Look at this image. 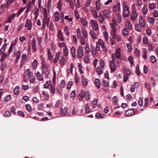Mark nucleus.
<instances>
[{"label":"nucleus","mask_w":158,"mask_h":158,"mask_svg":"<svg viewBox=\"0 0 158 158\" xmlns=\"http://www.w3.org/2000/svg\"><path fill=\"white\" fill-rule=\"evenodd\" d=\"M130 10L127 4L124 3L123 15L124 18L127 17L129 15Z\"/></svg>","instance_id":"nucleus-1"},{"label":"nucleus","mask_w":158,"mask_h":158,"mask_svg":"<svg viewBox=\"0 0 158 158\" xmlns=\"http://www.w3.org/2000/svg\"><path fill=\"white\" fill-rule=\"evenodd\" d=\"M84 51L82 47L80 45L77 51V56L79 58H82L83 56Z\"/></svg>","instance_id":"nucleus-2"},{"label":"nucleus","mask_w":158,"mask_h":158,"mask_svg":"<svg viewBox=\"0 0 158 158\" xmlns=\"http://www.w3.org/2000/svg\"><path fill=\"white\" fill-rule=\"evenodd\" d=\"M91 25L94 30L97 31L98 29L97 22L94 20L92 19L90 21Z\"/></svg>","instance_id":"nucleus-3"},{"label":"nucleus","mask_w":158,"mask_h":158,"mask_svg":"<svg viewBox=\"0 0 158 158\" xmlns=\"http://www.w3.org/2000/svg\"><path fill=\"white\" fill-rule=\"evenodd\" d=\"M50 21V18L49 17L45 18H43V29H45V28L46 24L48 26V24Z\"/></svg>","instance_id":"nucleus-4"},{"label":"nucleus","mask_w":158,"mask_h":158,"mask_svg":"<svg viewBox=\"0 0 158 158\" xmlns=\"http://www.w3.org/2000/svg\"><path fill=\"white\" fill-rule=\"evenodd\" d=\"M103 13L105 17L106 18H109L111 15V11L107 9H105L103 10Z\"/></svg>","instance_id":"nucleus-5"},{"label":"nucleus","mask_w":158,"mask_h":158,"mask_svg":"<svg viewBox=\"0 0 158 158\" xmlns=\"http://www.w3.org/2000/svg\"><path fill=\"white\" fill-rule=\"evenodd\" d=\"M134 109H131L127 110L126 112V115L129 117L134 115L135 113L137 112L136 111H134Z\"/></svg>","instance_id":"nucleus-6"},{"label":"nucleus","mask_w":158,"mask_h":158,"mask_svg":"<svg viewBox=\"0 0 158 158\" xmlns=\"http://www.w3.org/2000/svg\"><path fill=\"white\" fill-rule=\"evenodd\" d=\"M25 26L26 27H27L28 30H30L32 27V22L29 19H27L26 23Z\"/></svg>","instance_id":"nucleus-7"},{"label":"nucleus","mask_w":158,"mask_h":158,"mask_svg":"<svg viewBox=\"0 0 158 158\" xmlns=\"http://www.w3.org/2000/svg\"><path fill=\"white\" fill-rule=\"evenodd\" d=\"M139 23L142 27H144L145 26V22L144 18L140 16L139 17Z\"/></svg>","instance_id":"nucleus-8"},{"label":"nucleus","mask_w":158,"mask_h":158,"mask_svg":"<svg viewBox=\"0 0 158 158\" xmlns=\"http://www.w3.org/2000/svg\"><path fill=\"white\" fill-rule=\"evenodd\" d=\"M113 10L114 12H116L117 11H120V5L119 3H118L117 4L114 5Z\"/></svg>","instance_id":"nucleus-9"},{"label":"nucleus","mask_w":158,"mask_h":158,"mask_svg":"<svg viewBox=\"0 0 158 158\" xmlns=\"http://www.w3.org/2000/svg\"><path fill=\"white\" fill-rule=\"evenodd\" d=\"M137 14L135 10L132 11L131 14V18L133 21H135L137 18Z\"/></svg>","instance_id":"nucleus-10"},{"label":"nucleus","mask_w":158,"mask_h":158,"mask_svg":"<svg viewBox=\"0 0 158 158\" xmlns=\"http://www.w3.org/2000/svg\"><path fill=\"white\" fill-rule=\"evenodd\" d=\"M55 21L56 22L59 21L60 20V13L57 11L54 14Z\"/></svg>","instance_id":"nucleus-11"},{"label":"nucleus","mask_w":158,"mask_h":158,"mask_svg":"<svg viewBox=\"0 0 158 158\" xmlns=\"http://www.w3.org/2000/svg\"><path fill=\"white\" fill-rule=\"evenodd\" d=\"M89 8L90 12L93 14L95 18H97L98 17V16L96 10L94 9H93L92 6H90Z\"/></svg>","instance_id":"nucleus-12"},{"label":"nucleus","mask_w":158,"mask_h":158,"mask_svg":"<svg viewBox=\"0 0 158 158\" xmlns=\"http://www.w3.org/2000/svg\"><path fill=\"white\" fill-rule=\"evenodd\" d=\"M16 14L13 13L12 15L10 16L8 18V20L6 22L7 23H10L12 20L14 19L15 17Z\"/></svg>","instance_id":"nucleus-13"},{"label":"nucleus","mask_w":158,"mask_h":158,"mask_svg":"<svg viewBox=\"0 0 158 158\" xmlns=\"http://www.w3.org/2000/svg\"><path fill=\"white\" fill-rule=\"evenodd\" d=\"M110 68L112 71H114L116 70L115 64L113 60H110Z\"/></svg>","instance_id":"nucleus-14"},{"label":"nucleus","mask_w":158,"mask_h":158,"mask_svg":"<svg viewBox=\"0 0 158 158\" xmlns=\"http://www.w3.org/2000/svg\"><path fill=\"white\" fill-rule=\"evenodd\" d=\"M126 25L128 29L130 30L131 28L132 25L129 19H126Z\"/></svg>","instance_id":"nucleus-15"},{"label":"nucleus","mask_w":158,"mask_h":158,"mask_svg":"<svg viewBox=\"0 0 158 158\" xmlns=\"http://www.w3.org/2000/svg\"><path fill=\"white\" fill-rule=\"evenodd\" d=\"M36 45V40L34 38H33L32 43V46L33 50H34L35 51H36L37 50Z\"/></svg>","instance_id":"nucleus-16"},{"label":"nucleus","mask_w":158,"mask_h":158,"mask_svg":"<svg viewBox=\"0 0 158 158\" xmlns=\"http://www.w3.org/2000/svg\"><path fill=\"white\" fill-rule=\"evenodd\" d=\"M60 52H57L56 54L55 57L54 59V61L55 63H56L58 62V61L60 57Z\"/></svg>","instance_id":"nucleus-17"},{"label":"nucleus","mask_w":158,"mask_h":158,"mask_svg":"<svg viewBox=\"0 0 158 158\" xmlns=\"http://www.w3.org/2000/svg\"><path fill=\"white\" fill-rule=\"evenodd\" d=\"M67 110L68 109L66 107L62 108L60 111V114L63 116H64L66 114Z\"/></svg>","instance_id":"nucleus-18"},{"label":"nucleus","mask_w":158,"mask_h":158,"mask_svg":"<svg viewBox=\"0 0 158 158\" xmlns=\"http://www.w3.org/2000/svg\"><path fill=\"white\" fill-rule=\"evenodd\" d=\"M58 38L60 41H63L64 40V38L63 35L61 31L60 30L58 32Z\"/></svg>","instance_id":"nucleus-19"},{"label":"nucleus","mask_w":158,"mask_h":158,"mask_svg":"<svg viewBox=\"0 0 158 158\" xmlns=\"http://www.w3.org/2000/svg\"><path fill=\"white\" fill-rule=\"evenodd\" d=\"M71 53L74 58L76 56V49L74 46L71 47Z\"/></svg>","instance_id":"nucleus-20"},{"label":"nucleus","mask_w":158,"mask_h":158,"mask_svg":"<svg viewBox=\"0 0 158 158\" xmlns=\"http://www.w3.org/2000/svg\"><path fill=\"white\" fill-rule=\"evenodd\" d=\"M99 22L100 23H103L105 20V17H104L102 14H99L98 17Z\"/></svg>","instance_id":"nucleus-21"},{"label":"nucleus","mask_w":158,"mask_h":158,"mask_svg":"<svg viewBox=\"0 0 158 158\" xmlns=\"http://www.w3.org/2000/svg\"><path fill=\"white\" fill-rule=\"evenodd\" d=\"M115 56L118 59H120L121 58V52L120 49L118 48L116 51L115 52Z\"/></svg>","instance_id":"nucleus-22"},{"label":"nucleus","mask_w":158,"mask_h":158,"mask_svg":"<svg viewBox=\"0 0 158 158\" xmlns=\"http://www.w3.org/2000/svg\"><path fill=\"white\" fill-rule=\"evenodd\" d=\"M21 55V52L20 51H18L17 53V56L16 60H15V63H18L19 60V59Z\"/></svg>","instance_id":"nucleus-23"},{"label":"nucleus","mask_w":158,"mask_h":158,"mask_svg":"<svg viewBox=\"0 0 158 158\" xmlns=\"http://www.w3.org/2000/svg\"><path fill=\"white\" fill-rule=\"evenodd\" d=\"M32 73L29 72L28 75L29 78L30 79V81L31 83L35 81V78L32 76Z\"/></svg>","instance_id":"nucleus-24"},{"label":"nucleus","mask_w":158,"mask_h":158,"mask_svg":"<svg viewBox=\"0 0 158 158\" xmlns=\"http://www.w3.org/2000/svg\"><path fill=\"white\" fill-rule=\"evenodd\" d=\"M95 84L98 89H99L100 87V81L99 79L96 78L95 79Z\"/></svg>","instance_id":"nucleus-25"},{"label":"nucleus","mask_w":158,"mask_h":158,"mask_svg":"<svg viewBox=\"0 0 158 158\" xmlns=\"http://www.w3.org/2000/svg\"><path fill=\"white\" fill-rule=\"evenodd\" d=\"M42 96L45 100H48L49 98V95L48 93L44 91H43L42 93Z\"/></svg>","instance_id":"nucleus-26"},{"label":"nucleus","mask_w":158,"mask_h":158,"mask_svg":"<svg viewBox=\"0 0 158 158\" xmlns=\"http://www.w3.org/2000/svg\"><path fill=\"white\" fill-rule=\"evenodd\" d=\"M81 31L84 37L86 38L87 36V33L85 29L84 28H82Z\"/></svg>","instance_id":"nucleus-27"},{"label":"nucleus","mask_w":158,"mask_h":158,"mask_svg":"<svg viewBox=\"0 0 158 158\" xmlns=\"http://www.w3.org/2000/svg\"><path fill=\"white\" fill-rule=\"evenodd\" d=\"M11 98V96L10 95H7L6 96L4 99V101L5 102H9Z\"/></svg>","instance_id":"nucleus-28"},{"label":"nucleus","mask_w":158,"mask_h":158,"mask_svg":"<svg viewBox=\"0 0 158 158\" xmlns=\"http://www.w3.org/2000/svg\"><path fill=\"white\" fill-rule=\"evenodd\" d=\"M148 10L147 6L146 5H144L142 8V12L143 14L144 15L146 14Z\"/></svg>","instance_id":"nucleus-29"},{"label":"nucleus","mask_w":158,"mask_h":158,"mask_svg":"<svg viewBox=\"0 0 158 158\" xmlns=\"http://www.w3.org/2000/svg\"><path fill=\"white\" fill-rule=\"evenodd\" d=\"M19 86H16L14 89V94L15 95H17L19 94Z\"/></svg>","instance_id":"nucleus-30"},{"label":"nucleus","mask_w":158,"mask_h":158,"mask_svg":"<svg viewBox=\"0 0 158 158\" xmlns=\"http://www.w3.org/2000/svg\"><path fill=\"white\" fill-rule=\"evenodd\" d=\"M7 45V44H4L2 45V48H1L0 50V54H2L3 53V52L5 50L6 46Z\"/></svg>","instance_id":"nucleus-31"},{"label":"nucleus","mask_w":158,"mask_h":158,"mask_svg":"<svg viewBox=\"0 0 158 158\" xmlns=\"http://www.w3.org/2000/svg\"><path fill=\"white\" fill-rule=\"evenodd\" d=\"M36 76L38 79L39 81H42L43 79L42 75L41 74L39 71H38L36 73Z\"/></svg>","instance_id":"nucleus-32"},{"label":"nucleus","mask_w":158,"mask_h":158,"mask_svg":"<svg viewBox=\"0 0 158 158\" xmlns=\"http://www.w3.org/2000/svg\"><path fill=\"white\" fill-rule=\"evenodd\" d=\"M80 21L84 26L85 27L87 25V21L83 18H81Z\"/></svg>","instance_id":"nucleus-33"},{"label":"nucleus","mask_w":158,"mask_h":158,"mask_svg":"<svg viewBox=\"0 0 158 158\" xmlns=\"http://www.w3.org/2000/svg\"><path fill=\"white\" fill-rule=\"evenodd\" d=\"M123 70L124 73L128 75H130L131 74V72L128 68H124Z\"/></svg>","instance_id":"nucleus-34"},{"label":"nucleus","mask_w":158,"mask_h":158,"mask_svg":"<svg viewBox=\"0 0 158 158\" xmlns=\"http://www.w3.org/2000/svg\"><path fill=\"white\" fill-rule=\"evenodd\" d=\"M135 29L137 31L139 32L141 31V28L138 24L136 23L135 25Z\"/></svg>","instance_id":"nucleus-35"},{"label":"nucleus","mask_w":158,"mask_h":158,"mask_svg":"<svg viewBox=\"0 0 158 158\" xmlns=\"http://www.w3.org/2000/svg\"><path fill=\"white\" fill-rule=\"evenodd\" d=\"M82 82L84 85L86 86L88 84V80L84 77H82Z\"/></svg>","instance_id":"nucleus-36"},{"label":"nucleus","mask_w":158,"mask_h":158,"mask_svg":"<svg viewBox=\"0 0 158 158\" xmlns=\"http://www.w3.org/2000/svg\"><path fill=\"white\" fill-rule=\"evenodd\" d=\"M62 2L61 1H59L58 3L57 7L58 8L59 10L61 11L62 10Z\"/></svg>","instance_id":"nucleus-37"},{"label":"nucleus","mask_w":158,"mask_h":158,"mask_svg":"<svg viewBox=\"0 0 158 158\" xmlns=\"http://www.w3.org/2000/svg\"><path fill=\"white\" fill-rule=\"evenodd\" d=\"M85 97L87 100H89L90 98V94L89 92L86 91L85 93Z\"/></svg>","instance_id":"nucleus-38"},{"label":"nucleus","mask_w":158,"mask_h":158,"mask_svg":"<svg viewBox=\"0 0 158 158\" xmlns=\"http://www.w3.org/2000/svg\"><path fill=\"white\" fill-rule=\"evenodd\" d=\"M90 49L89 47V44L87 43L86 44L85 48V52L88 54L90 52Z\"/></svg>","instance_id":"nucleus-39"},{"label":"nucleus","mask_w":158,"mask_h":158,"mask_svg":"<svg viewBox=\"0 0 158 158\" xmlns=\"http://www.w3.org/2000/svg\"><path fill=\"white\" fill-rule=\"evenodd\" d=\"M60 63L61 65L64 66L65 65V59L64 56H62L60 60Z\"/></svg>","instance_id":"nucleus-40"},{"label":"nucleus","mask_w":158,"mask_h":158,"mask_svg":"<svg viewBox=\"0 0 158 158\" xmlns=\"http://www.w3.org/2000/svg\"><path fill=\"white\" fill-rule=\"evenodd\" d=\"M3 54L0 60V61L1 62H2L7 57V54H5V53H2Z\"/></svg>","instance_id":"nucleus-41"},{"label":"nucleus","mask_w":158,"mask_h":158,"mask_svg":"<svg viewBox=\"0 0 158 158\" xmlns=\"http://www.w3.org/2000/svg\"><path fill=\"white\" fill-rule=\"evenodd\" d=\"M93 106L94 107H95L98 104V100L97 99H95L92 102Z\"/></svg>","instance_id":"nucleus-42"},{"label":"nucleus","mask_w":158,"mask_h":158,"mask_svg":"<svg viewBox=\"0 0 158 158\" xmlns=\"http://www.w3.org/2000/svg\"><path fill=\"white\" fill-rule=\"evenodd\" d=\"M127 47L128 48V51L129 52H131L132 50V48L131 45L129 43L127 44Z\"/></svg>","instance_id":"nucleus-43"},{"label":"nucleus","mask_w":158,"mask_h":158,"mask_svg":"<svg viewBox=\"0 0 158 158\" xmlns=\"http://www.w3.org/2000/svg\"><path fill=\"white\" fill-rule=\"evenodd\" d=\"M98 43L100 44V45L101 46V47L104 48L105 47V45L103 41L101 39H100L98 41Z\"/></svg>","instance_id":"nucleus-44"},{"label":"nucleus","mask_w":158,"mask_h":158,"mask_svg":"<svg viewBox=\"0 0 158 158\" xmlns=\"http://www.w3.org/2000/svg\"><path fill=\"white\" fill-rule=\"evenodd\" d=\"M90 51L92 53L94 54H95L97 53V51L94 47L92 46L90 47Z\"/></svg>","instance_id":"nucleus-45"},{"label":"nucleus","mask_w":158,"mask_h":158,"mask_svg":"<svg viewBox=\"0 0 158 158\" xmlns=\"http://www.w3.org/2000/svg\"><path fill=\"white\" fill-rule=\"evenodd\" d=\"M3 115L5 116L9 117L11 115V114L10 111H7L3 112Z\"/></svg>","instance_id":"nucleus-46"},{"label":"nucleus","mask_w":158,"mask_h":158,"mask_svg":"<svg viewBox=\"0 0 158 158\" xmlns=\"http://www.w3.org/2000/svg\"><path fill=\"white\" fill-rule=\"evenodd\" d=\"M26 110L28 112H30L32 110L31 108L30 105L29 104H27L26 106Z\"/></svg>","instance_id":"nucleus-47"},{"label":"nucleus","mask_w":158,"mask_h":158,"mask_svg":"<svg viewBox=\"0 0 158 158\" xmlns=\"http://www.w3.org/2000/svg\"><path fill=\"white\" fill-rule=\"evenodd\" d=\"M38 64V62L36 59H34V61L32 63V67L34 68H36Z\"/></svg>","instance_id":"nucleus-48"},{"label":"nucleus","mask_w":158,"mask_h":158,"mask_svg":"<svg viewBox=\"0 0 158 158\" xmlns=\"http://www.w3.org/2000/svg\"><path fill=\"white\" fill-rule=\"evenodd\" d=\"M113 103L114 105H117L118 104V100L117 99V97L114 96L112 99Z\"/></svg>","instance_id":"nucleus-49"},{"label":"nucleus","mask_w":158,"mask_h":158,"mask_svg":"<svg viewBox=\"0 0 158 158\" xmlns=\"http://www.w3.org/2000/svg\"><path fill=\"white\" fill-rule=\"evenodd\" d=\"M150 61L153 63H155L156 61V58L153 56L150 57Z\"/></svg>","instance_id":"nucleus-50"},{"label":"nucleus","mask_w":158,"mask_h":158,"mask_svg":"<svg viewBox=\"0 0 158 158\" xmlns=\"http://www.w3.org/2000/svg\"><path fill=\"white\" fill-rule=\"evenodd\" d=\"M110 27L112 29V31H116V28L113 23H111L110 24Z\"/></svg>","instance_id":"nucleus-51"},{"label":"nucleus","mask_w":158,"mask_h":158,"mask_svg":"<svg viewBox=\"0 0 158 158\" xmlns=\"http://www.w3.org/2000/svg\"><path fill=\"white\" fill-rule=\"evenodd\" d=\"M6 64L5 62H2L1 64V69L2 71H3L4 70L6 66Z\"/></svg>","instance_id":"nucleus-52"},{"label":"nucleus","mask_w":158,"mask_h":158,"mask_svg":"<svg viewBox=\"0 0 158 158\" xmlns=\"http://www.w3.org/2000/svg\"><path fill=\"white\" fill-rule=\"evenodd\" d=\"M102 84L104 86L107 87L109 85V83L107 80H103L102 81Z\"/></svg>","instance_id":"nucleus-53"},{"label":"nucleus","mask_w":158,"mask_h":158,"mask_svg":"<svg viewBox=\"0 0 158 158\" xmlns=\"http://www.w3.org/2000/svg\"><path fill=\"white\" fill-rule=\"evenodd\" d=\"M138 103L139 105L141 106L143 104V100L141 97H140L139 98Z\"/></svg>","instance_id":"nucleus-54"},{"label":"nucleus","mask_w":158,"mask_h":158,"mask_svg":"<svg viewBox=\"0 0 158 158\" xmlns=\"http://www.w3.org/2000/svg\"><path fill=\"white\" fill-rule=\"evenodd\" d=\"M143 41L144 44H148V40L146 36H145L143 38Z\"/></svg>","instance_id":"nucleus-55"},{"label":"nucleus","mask_w":158,"mask_h":158,"mask_svg":"<svg viewBox=\"0 0 158 158\" xmlns=\"http://www.w3.org/2000/svg\"><path fill=\"white\" fill-rule=\"evenodd\" d=\"M90 34L91 36L93 39H95L96 38V33L94 31L92 30H91L90 31Z\"/></svg>","instance_id":"nucleus-56"},{"label":"nucleus","mask_w":158,"mask_h":158,"mask_svg":"<svg viewBox=\"0 0 158 158\" xmlns=\"http://www.w3.org/2000/svg\"><path fill=\"white\" fill-rule=\"evenodd\" d=\"M148 21L150 23H153L154 22L155 19L152 17H149L148 18Z\"/></svg>","instance_id":"nucleus-57"},{"label":"nucleus","mask_w":158,"mask_h":158,"mask_svg":"<svg viewBox=\"0 0 158 158\" xmlns=\"http://www.w3.org/2000/svg\"><path fill=\"white\" fill-rule=\"evenodd\" d=\"M156 4L152 3H150L149 8L151 10H152L156 8Z\"/></svg>","instance_id":"nucleus-58"},{"label":"nucleus","mask_w":158,"mask_h":158,"mask_svg":"<svg viewBox=\"0 0 158 158\" xmlns=\"http://www.w3.org/2000/svg\"><path fill=\"white\" fill-rule=\"evenodd\" d=\"M25 8L26 7H25L22 8H21L19 9L17 13V16H19L21 14L23 11L25 9Z\"/></svg>","instance_id":"nucleus-59"},{"label":"nucleus","mask_w":158,"mask_h":158,"mask_svg":"<svg viewBox=\"0 0 158 158\" xmlns=\"http://www.w3.org/2000/svg\"><path fill=\"white\" fill-rule=\"evenodd\" d=\"M116 32L111 31V35L112 37L114 39H117V36L116 34Z\"/></svg>","instance_id":"nucleus-60"},{"label":"nucleus","mask_w":158,"mask_h":158,"mask_svg":"<svg viewBox=\"0 0 158 158\" xmlns=\"http://www.w3.org/2000/svg\"><path fill=\"white\" fill-rule=\"evenodd\" d=\"M68 49L67 48H65L64 49L63 54L64 56H68Z\"/></svg>","instance_id":"nucleus-61"},{"label":"nucleus","mask_w":158,"mask_h":158,"mask_svg":"<svg viewBox=\"0 0 158 158\" xmlns=\"http://www.w3.org/2000/svg\"><path fill=\"white\" fill-rule=\"evenodd\" d=\"M122 32L124 35H127L128 34V31L126 28H124L122 31Z\"/></svg>","instance_id":"nucleus-62"},{"label":"nucleus","mask_w":158,"mask_h":158,"mask_svg":"<svg viewBox=\"0 0 158 158\" xmlns=\"http://www.w3.org/2000/svg\"><path fill=\"white\" fill-rule=\"evenodd\" d=\"M76 96V91L75 90H73L71 94V98L72 99L74 98Z\"/></svg>","instance_id":"nucleus-63"},{"label":"nucleus","mask_w":158,"mask_h":158,"mask_svg":"<svg viewBox=\"0 0 158 158\" xmlns=\"http://www.w3.org/2000/svg\"><path fill=\"white\" fill-rule=\"evenodd\" d=\"M100 66L101 67V68L102 69L103 68L104 66H105V64L104 62V61L101 59L100 60Z\"/></svg>","instance_id":"nucleus-64"}]
</instances>
